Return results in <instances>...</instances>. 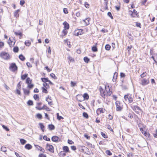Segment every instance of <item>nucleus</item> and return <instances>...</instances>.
<instances>
[{
	"mask_svg": "<svg viewBox=\"0 0 157 157\" xmlns=\"http://www.w3.org/2000/svg\"><path fill=\"white\" fill-rule=\"evenodd\" d=\"M118 73L115 72L114 73L113 76V82H115L116 81L118 77Z\"/></svg>",
	"mask_w": 157,
	"mask_h": 157,
	"instance_id": "nucleus-34",
	"label": "nucleus"
},
{
	"mask_svg": "<svg viewBox=\"0 0 157 157\" xmlns=\"http://www.w3.org/2000/svg\"><path fill=\"white\" fill-rule=\"evenodd\" d=\"M4 43L2 41H0V50L4 47Z\"/></svg>",
	"mask_w": 157,
	"mask_h": 157,
	"instance_id": "nucleus-63",
	"label": "nucleus"
},
{
	"mask_svg": "<svg viewBox=\"0 0 157 157\" xmlns=\"http://www.w3.org/2000/svg\"><path fill=\"white\" fill-rule=\"evenodd\" d=\"M24 94L25 95H28L30 94V90L26 89H23Z\"/></svg>",
	"mask_w": 157,
	"mask_h": 157,
	"instance_id": "nucleus-38",
	"label": "nucleus"
},
{
	"mask_svg": "<svg viewBox=\"0 0 157 157\" xmlns=\"http://www.w3.org/2000/svg\"><path fill=\"white\" fill-rule=\"evenodd\" d=\"M147 75V73L146 72H143L141 75L140 76L142 78H144Z\"/></svg>",
	"mask_w": 157,
	"mask_h": 157,
	"instance_id": "nucleus-53",
	"label": "nucleus"
},
{
	"mask_svg": "<svg viewBox=\"0 0 157 157\" xmlns=\"http://www.w3.org/2000/svg\"><path fill=\"white\" fill-rule=\"evenodd\" d=\"M42 81L44 82L43 83H47V85L50 84L51 85H53L54 84L49 80L48 78H41Z\"/></svg>",
	"mask_w": 157,
	"mask_h": 157,
	"instance_id": "nucleus-12",
	"label": "nucleus"
},
{
	"mask_svg": "<svg viewBox=\"0 0 157 157\" xmlns=\"http://www.w3.org/2000/svg\"><path fill=\"white\" fill-rule=\"evenodd\" d=\"M45 100L48 102V104L49 105L51 106L53 105L52 97L48 95L46 97Z\"/></svg>",
	"mask_w": 157,
	"mask_h": 157,
	"instance_id": "nucleus-15",
	"label": "nucleus"
},
{
	"mask_svg": "<svg viewBox=\"0 0 157 157\" xmlns=\"http://www.w3.org/2000/svg\"><path fill=\"white\" fill-rule=\"evenodd\" d=\"M38 157H47L46 155L43 153H40L39 154Z\"/></svg>",
	"mask_w": 157,
	"mask_h": 157,
	"instance_id": "nucleus-64",
	"label": "nucleus"
},
{
	"mask_svg": "<svg viewBox=\"0 0 157 157\" xmlns=\"http://www.w3.org/2000/svg\"><path fill=\"white\" fill-rule=\"evenodd\" d=\"M19 58L22 61H24L25 59V57L22 54L19 55Z\"/></svg>",
	"mask_w": 157,
	"mask_h": 157,
	"instance_id": "nucleus-49",
	"label": "nucleus"
},
{
	"mask_svg": "<svg viewBox=\"0 0 157 157\" xmlns=\"http://www.w3.org/2000/svg\"><path fill=\"white\" fill-rule=\"evenodd\" d=\"M77 82H73V81H71V86L72 87H73L77 85Z\"/></svg>",
	"mask_w": 157,
	"mask_h": 157,
	"instance_id": "nucleus-48",
	"label": "nucleus"
},
{
	"mask_svg": "<svg viewBox=\"0 0 157 157\" xmlns=\"http://www.w3.org/2000/svg\"><path fill=\"white\" fill-rule=\"evenodd\" d=\"M44 140L47 141H50V139L49 138H48L46 135H44L43 137Z\"/></svg>",
	"mask_w": 157,
	"mask_h": 157,
	"instance_id": "nucleus-59",
	"label": "nucleus"
},
{
	"mask_svg": "<svg viewBox=\"0 0 157 157\" xmlns=\"http://www.w3.org/2000/svg\"><path fill=\"white\" fill-rule=\"evenodd\" d=\"M57 115V119H58L60 121L61 119H63V117L62 116H60L59 115V113H58L56 114Z\"/></svg>",
	"mask_w": 157,
	"mask_h": 157,
	"instance_id": "nucleus-56",
	"label": "nucleus"
},
{
	"mask_svg": "<svg viewBox=\"0 0 157 157\" xmlns=\"http://www.w3.org/2000/svg\"><path fill=\"white\" fill-rule=\"evenodd\" d=\"M147 139H149L151 138L150 134L148 130L146 131L143 134Z\"/></svg>",
	"mask_w": 157,
	"mask_h": 157,
	"instance_id": "nucleus-23",
	"label": "nucleus"
},
{
	"mask_svg": "<svg viewBox=\"0 0 157 157\" xmlns=\"http://www.w3.org/2000/svg\"><path fill=\"white\" fill-rule=\"evenodd\" d=\"M27 104L29 106H32L33 105V101L30 100H29L28 101Z\"/></svg>",
	"mask_w": 157,
	"mask_h": 157,
	"instance_id": "nucleus-45",
	"label": "nucleus"
},
{
	"mask_svg": "<svg viewBox=\"0 0 157 157\" xmlns=\"http://www.w3.org/2000/svg\"><path fill=\"white\" fill-rule=\"evenodd\" d=\"M43 86L42 87V92L46 94L48 93L47 89L50 88L49 85H47V83H43Z\"/></svg>",
	"mask_w": 157,
	"mask_h": 157,
	"instance_id": "nucleus-8",
	"label": "nucleus"
},
{
	"mask_svg": "<svg viewBox=\"0 0 157 157\" xmlns=\"http://www.w3.org/2000/svg\"><path fill=\"white\" fill-rule=\"evenodd\" d=\"M83 101L88 100L89 98V96L87 93H85L82 95Z\"/></svg>",
	"mask_w": 157,
	"mask_h": 157,
	"instance_id": "nucleus-28",
	"label": "nucleus"
},
{
	"mask_svg": "<svg viewBox=\"0 0 157 157\" xmlns=\"http://www.w3.org/2000/svg\"><path fill=\"white\" fill-rule=\"evenodd\" d=\"M105 1L104 5L105 6L104 8H102V9L103 10H108V0H104Z\"/></svg>",
	"mask_w": 157,
	"mask_h": 157,
	"instance_id": "nucleus-27",
	"label": "nucleus"
},
{
	"mask_svg": "<svg viewBox=\"0 0 157 157\" xmlns=\"http://www.w3.org/2000/svg\"><path fill=\"white\" fill-rule=\"evenodd\" d=\"M83 30L82 29H75L74 32L73 34L74 36H78L83 33Z\"/></svg>",
	"mask_w": 157,
	"mask_h": 157,
	"instance_id": "nucleus-9",
	"label": "nucleus"
},
{
	"mask_svg": "<svg viewBox=\"0 0 157 157\" xmlns=\"http://www.w3.org/2000/svg\"><path fill=\"white\" fill-rule=\"evenodd\" d=\"M67 29H63L62 32V34L60 35V36L62 38L64 36H65L67 33Z\"/></svg>",
	"mask_w": 157,
	"mask_h": 157,
	"instance_id": "nucleus-26",
	"label": "nucleus"
},
{
	"mask_svg": "<svg viewBox=\"0 0 157 157\" xmlns=\"http://www.w3.org/2000/svg\"><path fill=\"white\" fill-rule=\"evenodd\" d=\"M9 69L12 72L16 73L18 70V67L15 63H12L10 64Z\"/></svg>",
	"mask_w": 157,
	"mask_h": 157,
	"instance_id": "nucleus-6",
	"label": "nucleus"
},
{
	"mask_svg": "<svg viewBox=\"0 0 157 157\" xmlns=\"http://www.w3.org/2000/svg\"><path fill=\"white\" fill-rule=\"evenodd\" d=\"M129 12L132 13L130 16L132 17H139L138 14L139 13L135 9H134L133 11H129Z\"/></svg>",
	"mask_w": 157,
	"mask_h": 157,
	"instance_id": "nucleus-14",
	"label": "nucleus"
},
{
	"mask_svg": "<svg viewBox=\"0 0 157 157\" xmlns=\"http://www.w3.org/2000/svg\"><path fill=\"white\" fill-rule=\"evenodd\" d=\"M111 48V46L109 44H107L105 45V49L108 51L110 50Z\"/></svg>",
	"mask_w": 157,
	"mask_h": 157,
	"instance_id": "nucleus-58",
	"label": "nucleus"
},
{
	"mask_svg": "<svg viewBox=\"0 0 157 157\" xmlns=\"http://www.w3.org/2000/svg\"><path fill=\"white\" fill-rule=\"evenodd\" d=\"M84 61L86 63H88L90 61V59L87 57H85L83 58Z\"/></svg>",
	"mask_w": 157,
	"mask_h": 157,
	"instance_id": "nucleus-54",
	"label": "nucleus"
},
{
	"mask_svg": "<svg viewBox=\"0 0 157 157\" xmlns=\"http://www.w3.org/2000/svg\"><path fill=\"white\" fill-rule=\"evenodd\" d=\"M97 45L98 43H96L95 44V45L92 46V50L93 52H97L98 51V48H97Z\"/></svg>",
	"mask_w": 157,
	"mask_h": 157,
	"instance_id": "nucleus-32",
	"label": "nucleus"
},
{
	"mask_svg": "<svg viewBox=\"0 0 157 157\" xmlns=\"http://www.w3.org/2000/svg\"><path fill=\"white\" fill-rule=\"evenodd\" d=\"M101 134L102 137L106 139L108 138V136L106 134L103 132H101Z\"/></svg>",
	"mask_w": 157,
	"mask_h": 157,
	"instance_id": "nucleus-52",
	"label": "nucleus"
},
{
	"mask_svg": "<svg viewBox=\"0 0 157 157\" xmlns=\"http://www.w3.org/2000/svg\"><path fill=\"white\" fill-rule=\"evenodd\" d=\"M50 76L54 79H57V77L53 73H51L50 75Z\"/></svg>",
	"mask_w": 157,
	"mask_h": 157,
	"instance_id": "nucleus-60",
	"label": "nucleus"
},
{
	"mask_svg": "<svg viewBox=\"0 0 157 157\" xmlns=\"http://www.w3.org/2000/svg\"><path fill=\"white\" fill-rule=\"evenodd\" d=\"M67 59L68 60L69 64H70L71 63H73L75 62V59L74 58L71 56L69 54H68V56L67 58Z\"/></svg>",
	"mask_w": 157,
	"mask_h": 157,
	"instance_id": "nucleus-19",
	"label": "nucleus"
},
{
	"mask_svg": "<svg viewBox=\"0 0 157 157\" xmlns=\"http://www.w3.org/2000/svg\"><path fill=\"white\" fill-rule=\"evenodd\" d=\"M138 126L140 127V129L141 132L143 134L146 131L144 130V129L145 128L146 126L143 124L140 123L138 124Z\"/></svg>",
	"mask_w": 157,
	"mask_h": 157,
	"instance_id": "nucleus-17",
	"label": "nucleus"
},
{
	"mask_svg": "<svg viewBox=\"0 0 157 157\" xmlns=\"http://www.w3.org/2000/svg\"><path fill=\"white\" fill-rule=\"evenodd\" d=\"M42 108L43 109H44L47 111H49L51 110V109L45 105H44Z\"/></svg>",
	"mask_w": 157,
	"mask_h": 157,
	"instance_id": "nucleus-43",
	"label": "nucleus"
},
{
	"mask_svg": "<svg viewBox=\"0 0 157 157\" xmlns=\"http://www.w3.org/2000/svg\"><path fill=\"white\" fill-rule=\"evenodd\" d=\"M124 98L125 100H127L128 99V101L130 103H132L133 100V98L131 95H130L129 94L125 95L124 96Z\"/></svg>",
	"mask_w": 157,
	"mask_h": 157,
	"instance_id": "nucleus-13",
	"label": "nucleus"
},
{
	"mask_svg": "<svg viewBox=\"0 0 157 157\" xmlns=\"http://www.w3.org/2000/svg\"><path fill=\"white\" fill-rule=\"evenodd\" d=\"M33 97L34 99L36 101H39L40 100V98L38 94H34Z\"/></svg>",
	"mask_w": 157,
	"mask_h": 157,
	"instance_id": "nucleus-35",
	"label": "nucleus"
},
{
	"mask_svg": "<svg viewBox=\"0 0 157 157\" xmlns=\"http://www.w3.org/2000/svg\"><path fill=\"white\" fill-rule=\"evenodd\" d=\"M149 83V78H142L140 80V84L143 86H145Z\"/></svg>",
	"mask_w": 157,
	"mask_h": 157,
	"instance_id": "nucleus-10",
	"label": "nucleus"
},
{
	"mask_svg": "<svg viewBox=\"0 0 157 157\" xmlns=\"http://www.w3.org/2000/svg\"><path fill=\"white\" fill-rule=\"evenodd\" d=\"M20 140L21 143L22 145L25 144L26 142V141L23 139H21Z\"/></svg>",
	"mask_w": 157,
	"mask_h": 157,
	"instance_id": "nucleus-57",
	"label": "nucleus"
},
{
	"mask_svg": "<svg viewBox=\"0 0 157 157\" xmlns=\"http://www.w3.org/2000/svg\"><path fill=\"white\" fill-rule=\"evenodd\" d=\"M21 82L20 81L17 84V88L21 89Z\"/></svg>",
	"mask_w": 157,
	"mask_h": 157,
	"instance_id": "nucleus-61",
	"label": "nucleus"
},
{
	"mask_svg": "<svg viewBox=\"0 0 157 157\" xmlns=\"http://www.w3.org/2000/svg\"><path fill=\"white\" fill-rule=\"evenodd\" d=\"M152 131H151V133L154 136L155 138L157 137V129H154V128H152Z\"/></svg>",
	"mask_w": 157,
	"mask_h": 157,
	"instance_id": "nucleus-31",
	"label": "nucleus"
},
{
	"mask_svg": "<svg viewBox=\"0 0 157 157\" xmlns=\"http://www.w3.org/2000/svg\"><path fill=\"white\" fill-rule=\"evenodd\" d=\"M98 89L101 96L104 99L110 96L113 93L112 86L107 83H106L105 85L104 89L101 86L99 87Z\"/></svg>",
	"mask_w": 157,
	"mask_h": 157,
	"instance_id": "nucleus-1",
	"label": "nucleus"
},
{
	"mask_svg": "<svg viewBox=\"0 0 157 157\" xmlns=\"http://www.w3.org/2000/svg\"><path fill=\"white\" fill-rule=\"evenodd\" d=\"M25 149H27L30 150V149H31L32 148V146L31 144H26L25 145Z\"/></svg>",
	"mask_w": 157,
	"mask_h": 157,
	"instance_id": "nucleus-41",
	"label": "nucleus"
},
{
	"mask_svg": "<svg viewBox=\"0 0 157 157\" xmlns=\"http://www.w3.org/2000/svg\"><path fill=\"white\" fill-rule=\"evenodd\" d=\"M20 11L19 9L16 10L13 13L14 16V17L17 18L19 17V12Z\"/></svg>",
	"mask_w": 157,
	"mask_h": 157,
	"instance_id": "nucleus-33",
	"label": "nucleus"
},
{
	"mask_svg": "<svg viewBox=\"0 0 157 157\" xmlns=\"http://www.w3.org/2000/svg\"><path fill=\"white\" fill-rule=\"evenodd\" d=\"M48 128L50 130H52L55 129V126L52 124H49L48 125Z\"/></svg>",
	"mask_w": 157,
	"mask_h": 157,
	"instance_id": "nucleus-39",
	"label": "nucleus"
},
{
	"mask_svg": "<svg viewBox=\"0 0 157 157\" xmlns=\"http://www.w3.org/2000/svg\"><path fill=\"white\" fill-rule=\"evenodd\" d=\"M42 105V103L41 102H38L36 103L35 107L36 109L39 110H43V107H41Z\"/></svg>",
	"mask_w": 157,
	"mask_h": 157,
	"instance_id": "nucleus-20",
	"label": "nucleus"
},
{
	"mask_svg": "<svg viewBox=\"0 0 157 157\" xmlns=\"http://www.w3.org/2000/svg\"><path fill=\"white\" fill-rule=\"evenodd\" d=\"M131 108L135 113L138 115H140V113L143 112L142 109L137 105L131 106Z\"/></svg>",
	"mask_w": 157,
	"mask_h": 157,
	"instance_id": "nucleus-5",
	"label": "nucleus"
},
{
	"mask_svg": "<svg viewBox=\"0 0 157 157\" xmlns=\"http://www.w3.org/2000/svg\"><path fill=\"white\" fill-rule=\"evenodd\" d=\"M90 17H88L86 18L83 21L86 23V25H88L90 24Z\"/></svg>",
	"mask_w": 157,
	"mask_h": 157,
	"instance_id": "nucleus-42",
	"label": "nucleus"
},
{
	"mask_svg": "<svg viewBox=\"0 0 157 157\" xmlns=\"http://www.w3.org/2000/svg\"><path fill=\"white\" fill-rule=\"evenodd\" d=\"M63 24L64 25V29L68 30L69 29V25L67 22L66 21L64 22Z\"/></svg>",
	"mask_w": 157,
	"mask_h": 157,
	"instance_id": "nucleus-29",
	"label": "nucleus"
},
{
	"mask_svg": "<svg viewBox=\"0 0 157 157\" xmlns=\"http://www.w3.org/2000/svg\"><path fill=\"white\" fill-rule=\"evenodd\" d=\"M39 124L40 126V128L41 130V131L43 132H44V128H45V127L43 125V124L41 123H40Z\"/></svg>",
	"mask_w": 157,
	"mask_h": 157,
	"instance_id": "nucleus-40",
	"label": "nucleus"
},
{
	"mask_svg": "<svg viewBox=\"0 0 157 157\" xmlns=\"http://www.w3.org/2000/svg\"><path fill=\"white\" fill-rule=\"evenodd\" d=\"M14 34L17 36H18L19 38V39H21L23 35V34L22 32L18 31V32H14Z\"/></svg>",
	"mask_w": 157,
	"mask_h": 157,
	"instance_id": "nucleus-30",
	"label": "nucleus"
},
{
	"mask_svg": "<svg viewBox=\"0 0 157 157\" xmlns=\"http://www.w3.org/2000/svg\"><path fill=\"white\" fill-rule=\"evenodd\" d=\"M16 41L13 38L10 37L9 38L8 44L9 45L10 47L11 48L13 47L15 44Z\"/></svg>",
	"mask_w": 157,
	"mask_h": 157,
	"instance_id": "nucleus-11",
	"label": "nucleus"
},
{
	"mask_svg": "<svg viewBox=\"0 0 157 157\" xmlns=\"http://www.w3.org/2000/svg\"><path fill=\"white\" fill-rule=\"evenodd\" d=\"M36 117L40 120H41L42 118V115L40 113H37L36 115Z\"/></svg>",
	"mask_w": 157,
	"mask_h": 157,
	"instance_id": "nucleus-46",
	"label": "nucleus"
},
{
	"mask_svg": "<svg viewBox=\"0 0 157 157\" xmlns=\"http://www.w3.org/2000/svg\"><path fill=\"white\" fill-rule=\"evenodd\" d=\"M46 150L49 152L53 153L54 152V147L51 144L47 143L46 144Z\"/></svg>",
	"mask_w": 157,
	"mask_h": 157,
	"instance_id": "nucleus-7",
	"label": "nucleus"
},
{
	"mask_svg": "<svg viewBox=\"0 0 157 157\" xmlns=\"http://www.w3.org/2000/svg\"><path fill=\"white\" fill-rule=\"evenodd\" d=\"M63 150V152L67 153L71 152L69 147L67 146H64L62 147Z\"/></svg>",
	"mask_w": 157,
	"mask_h": 157,
	"instance_id": "nucleus-22",
	"label": "nucleus"
},
{
	"mask_svg": "<svg viewBox=\"0 0 157 157\" xmlns=\"http://www.w3.org/2000/svg\"><path fill=\"white\" fill-rule=\"evenodd\" d=\"M25 83L27 85V87L29 89H32L34 85L32 82V79L29 77H28L26 79Z\"/></svg>",
	"mask_w": 157,
	"mask_h": 157,
	"instance_id": "nucleus-4",
	"label": "nucleus"
},
{
	"mask_svg": "<svg viewBox=\"0 0 157 157\" xmlns=\"http://www.w3.org/2000/svg\"><path fill=\"white\" fill-rule=\"evenodd\" d=\"M25 44L27 46H29L31 45V42L29 40H27L25 42Z\"/></svg>",
	"mask_w": 157,
	"mask_h": 157,
	"instance_id": "nucleus-47",
	"label": "nucleus"
},
{
	"mask_svg": "<svg viewBox=\"0 0 157 157\" xmlns=\"http://www.w3.org/2000/svg\"><path fill=\"white\" fill-rule=\"evenodd\" d=\"M133 113L132 112V113H129L128 114V117L130 118V119H132L133 118Z\"/></svg>",
	"mask_w": 157,
	"mask_h": 157,
	"instance_id": "nucleus-62",
	"label": "nucleus"
},
{
	"mask_svg": "<svg viewBox=\"0 0 157 157\" xmlns=\"http://www.w3.org/2000/svg\"><path fill=\"white\" fill-rule=\"evenodd\" d=\"M21 89L16 88V94L18 95H20L21 94Z\"/></svg>",
	"mask_w": 157,
	"mask_h": 157,
	"instance_id": "nucleus-55",
	"label": "nucleus"
},
{
	"mask_svg": "<svg viewBox=\"0 0 157 157\" xmlns=\"http://www.w3.org/2000/svg\"><path fill=\"white\" fill-rule=\"evenodd\" d=\"M105 111V109L103 108H98L96 110V113L97 115H98L101 113H103Z\"/></svg>",
	"mask_w": 157,
	"mask_h": 157,
	"instance_id": "nucleus-16",
	"label": "nucleus"
},
{
	"mask_svg": "<svg viewBox=\"0 0 157 157\" xmlns=\"http://www.w3.org/2000/svg\"><path fill=\"white\" fill-rule=\"evenodd\" d=\"M35 147L37 150L43 153L45 152V150L43 147L37 145H35Z\"/></svg>",
	"mask_w": 157,
	"mask_h": 157,
	"instance_id": "nucleus-24",
	"label": "nucleus"
},
{
	"mask_svg": "<svg viewBox=\"0 0 157 157\" xmlns=\"http://www.w3.org/2000/svg\"><path fill=\"white\" fill-rule=\"evenodd\" d=\"M138 126L140 127V129L141 132L143 134L146 131L144 130V129L145 128L146 126L143 124L140 123L138 124Z\"/></svg>",
	"mask_w": 157,
	"mask_h": 157,
	"instance_id": "nucleus-18",
	"label": "nucleus"
},
{
	"mask_svg": "<svg viewBox=\"0 0 157 157\" xmlns=\"http://www.w3.org/2000/svg\"><path fill=\"white\" fill-rule=\"evenodd\" d=\"M116 110L117 111H121L123 107V105L122 102L120 101H117L115 102Z\"/></svg>",
	"mask_w": 157,
	"mask_h": 157,
	"instance_id": "nucleus-2",
	"label": "nucleus"
},
{
	"mask_svg": "<svg viewBox=\"0 0 157 157\" xmlns=\"http://www.w3.org/2000/svg\"><path fill=\"white\" fill-rule=\"evenodd\" d=\"M51 139L52 141L54 142H57L59 141V138L56 136H52Z\"/></svg>",
	"mask_w": 157,
	"mask_h": 157,
	"instance_id": "nucleus-25",
	"label": "nucleus"
},
{
	"mask_svg": "<svg viewBox=\"0 0 157 157\" xmlns=\"http://www.w3.org/2000/svg\"><path fill=\"white\" fill-rule=\"evenodd\" d=\"M76 99L79 101L82 102L83 101L82 95V94H78L76 96Z\"/></svg>",
	"mask_w": 157,
	"mask_h": 157,
	"instance_id": "nucleus-21",
	"label": "nucleus"
},
{
	"mask_svg": "<svg viewBox=\"0 0 157 157\" xmlns=\"http://www.w3.org/2000/svg\"><path fill=\"white\" fill-rule=\"evenodd\" d=\"M81 151L82 152H85V151H86L88 150V149L86 147L82 146L81 147Z\"/></svg>",
	"mask_w": 157,
	"mask_h": 157,
	"instance_id": "nucleus-44",
	"label": "nucleus"
},
{
	"mask_svg": "<svg viewBox=\"0 0 157 157\" xmlns=\"http://www.w3.org/2000/svg\"><path fill=\"white\" fill-rule=\"evenodd\" d=\"M0 57L5 60H8L10 59V57L8 52L2 51L0 53Z\"/></svg>",
	"mask_w": 157,
	"mask_h": 157,
	"instance_id": "nucleus-3",
	"label": "nucleus"
},
{
	"mask_svg": "<svg viewBox=\"0 0 157 157\" xmlns=\"http://www.w3.org/2000/svg\"><path fill=\"white\" fill-rule=\"evenodd\" d=\"M121 8V4L120 2H118V4L115 6V8L117 11L120 10Z\"/></svg>",
	"mask_w": 157,
	"mask_h": 157,
	"instance_id": "nucleus-37",
	"label": "nucleus"
},
{
	"mask_svg": "<svg viewBox=\"0 0 157 157\" xmlns=\"http://www.w3.org/2000/svg\"><path fill=\"white\" fill-rule=\"evenodd\" d=\"M28 74L26 73L21 75V79L22 80H25L26 78H28Z\"/></svg>",
	"mask_w": 157,
	"mask_h": 157,
	"instance_id": "nucleus-36",
	"label": "nucleus"
},
{
	"mask_svg": "<svg viewBox=\"0 0 157 157\" xmlns=\"http://www.w3.org/2000/svg\"><path fill=\"white\" fill-rule=\"evenodd\" d=\"M13 51L15 53L18 52L19 51V48L16 46L14 47L13 49Z\"/></svg>",
	"mask_w": 157,
	"mask_h": 157,
	"instance_id": "nucleus-51",
	"label": "nucleus"
},
{
	"mask_svg": "<svg viewBox=\"0 0 157 157\" xmlns=\"http://www.w3.org/2000/svg\"><path fill=\"white\" fill-rule=\"evenodd\" d=\"M106 127H107V128L109 129V130H110V131H111L113 133L114 132V131L113 130V129L111 125H109V124H107L106 125Z\"/></svg>",
	"mask_w": 157,
	"mask_h": 157,
	"instance_id": "nucleus-50",
	"label": "nucleus"
}]
</instances>
